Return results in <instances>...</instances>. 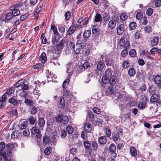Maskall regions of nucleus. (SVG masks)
Returning <instances> with one entry per match:
<instances>
[{
    "mask_svg": "<svg viewBox=\"0 0 161 161\" xmlns=\"http://www.w3.org/2000/svg\"><path fill=\"white\" fill-rule=\"evenodd\" d=\"M6 147L7 154L4 151L0 152V155L3 157L5 161L8 160V156L11 157L12 156L14 152L16 150L18 146L15 143H9L6 145Z\"/></svg>",
    "mask_w": 161,
    "mask_h": 161,
    "instance_id": "nucleus-1",
    "label": "nucleus"
},
{
    "mask_svg": "<svg viewBox=\"0 0 161 161\" xmlns=\"http://www.w3.org/2000/svg\"><path fill=\"white\" fill-rule=\"evenodd\" d=\"M56 121L64 125L67 124L69 122V118L67 116L61 114L58 115L55 117Z\"/></svg>",
    "mask_w": 161,
    "mask_h": 161,
    "instance_id": "nucleus-2",
    "label": "nucleus"
},
{
    "mask_svg": "<svg viewBox=\"0 0 161 161\" xmlns=\"http://www.w3.org/2000/svg\"><path fill=\"white\" fill-rule=\"evenodd\" d=\"M5 19H4V17H3V16L1 17V20L2 21L1 23L3 24V22L5 23L8 22L14 17L11 12L5 14Z\"/></svg>",
    "mask_w": 161,
    "mask_h": 161,
    "instance_id": "nucleus-3",
    "label": "nucleus"
},
{
    "mask_svg": "<svg viewBox=\"0 0 161 161\" xmlns=\"http://www.w3.org/2000/svg\"><path fill=\"white\" fill-rule=\"evenodd\" d=\"M147 101V97L146 96H144L142 97V101L139 102L138 105V108L140 109H144L145 107Z\"/></svg>",
    "mask_w": 161,
    "mask_h": 161,
    "instance_id": "nucleus-4",
    "label": "nucleus"
},
{
    "mask_svg": "<svg viewBox=\"0 0 161 161\" xmlns=\"http://www.w3.org/2000/svg\"><path fill=\"white\" fill-rule=\"evenodd\" d=\"M31 133L32 134H36V136L38 138L41 137V133L37 127L35 126L31 129Z\"/></svg>",
    "mask_w": 161,
    "mask_h": 161,
    "instance_id": "nucleus-5",
    "label": "nucleus"
},
{
    "mask_svg": "<svg viewBox=\"0 0 161 161\" xmlns=\"http://www.w3.org/2000/svg\"><path fill=\"white\" fill-rule=\"evenodd\" d=\"M119 44L120 46L123 47L126 49H128L130 45L129 42L127 41L125 42V39L122 37L120 40Z\"/></svg>",
    "mask_w": 161,
    "mask_h": 161,
    "instance_id": "nucleus-6",
    "label": "nucleus"
},
{
    "mask_svg": "<svg viewBox=\"0 0 161 161\" xmlns=\"http://www.w3.org/2000/svg\"><path fill=\"white\" fill-rule=\"evenodd\" d=\"M59 136L57 135H53L50 137V144L51 145L55 146L58 140Z\"/></svg>",
    "mask_w": 161,
    "mask_h": 161,
    "instance_id": "nucleus-7",
    "label": "nucleus"
},
{
    "mask_svg": "<svg viewBox=\"0 0 161 161\" xmlns=\"http://www.w3.org/2000/svg\"><path fill=\"white\" fill-rule=\"evenodd\" d=\"M28 125V122L25 120L23 119L20 121L19 126L21 129L23 130L26 128Z\"/></svg>",
    "mask_w": 161,
    "mask_h": 161,
    "instance_id": "nucleus-8",
    "label": "nucleus"
},
{
    "mask_svg": "<svg viewBox=\"0 0 161 161\" xmlns=\"http://www.w3.org/2000/svg\"><path fill=\"white\" fill-rule=\"evenodd\" d=\"M125 31V26L123 24L119 25L117 29V33L119 35H122Z\"/></svg>",
    "mask_w": 161,
    "mask_h": 161,
    "instance_id": "nucleus-9",
    "label": "nucleus"
},
{
    "mask_svg": "<svg viewBox=\"0 0 161 161\" xmlns=\"http://www.w3.org/2000/svg\"><path fill=\"white\" fill-rule=\"evenodd\" d=\"M64 43V41L63 40L61 41L59 44L56 46L55 45H54V47H55L56 50H57L58 53H59L58 51H59L62 48L63 45Z\"/></svg>",
    "mask_w": 161,
    "mask_h": 161,
    "instance_id": "nucleus-10",
    "label": "nucleus"
},
{
    "mask_svg": "<svg viewBox=\"0 0 161 161\" xmlns=\"http://www.w3.org/2000/svg\"><path fill=\"white\" fill-rule=\"evenodd\" d=\"M63 95L67 98H71L72 97L71 93H70L66 88H63L62 90Z\"/></svg>",
    "mask_w": 161,
    "mask_h": 161,
    "instance_id": "nucleus-11",
    "label": "nucleus"
},
{
    "mask_svg": "<svg viewBox=\"0 0 161 161\" xmlns=\"http://www.w3.org/2000/svg\"><path fill=\"white\" fill-rule=\"evenodd\" d=\"M98 142L100 144L104 145L107 142L106 137L105 136H100L98 139Z\"/></svg>",
    "mask_w": 161,
    "mask_h": 161,
    "instance_id": "nucleus-12",
    "label": "nucleus"
},
{
    "mask_svg": "<svg viewBox=\"0 0 161 161\" xmlns=\"http://www.w3.org/2000/svg\"><path fill=\"white\" fill-rule=\"evenodd\" d=\"M117 78L115 76H112L109 80V83L112 86H114L116 84L117 82Z\"/></svg>",
    "mask_w": 161,
    "mask_h": 161,
    "instance_id": "nucleus-13",
    "label": "nucleus"
},
{
    "mask_svg": "<svg viewBox=\"0 0 161 161\" xmlns=\"http://www.w3.org/2000/svg\"><path fill=\"white\" fill-rule=\"evenodd\" d=\"M116 20L114 19L110 20L108 23V26L111 29H113L116 26Z\"/></svg>",
    "mask_w": 161,
    "mask_h": 161,
    "instance_id": "nucleus-14",
    "label": "nucleus"
},
{
    "mask_svg": "<svg viewBox=\"0 0 161 161\" xmlns=\"http://www.w3.org/2000/svg\"><path fill=\"white\" fill-rule=\"evenodd\" d=\"M105 66L104 63L101 61H98V63L97 65V69L100 71L102 70Z\"/></svg>",
    "mask_w": 161,
    "mask_h": 161,
    "instance_id": "nucleus-15",
    "label": "nucleus"
},
{
    "mask_svg": "<svg viewBox=\"0 0 161 161\" xmlns=\"http://www.w3.org/2000/svg\"><path fill=\"white\" fill-rule=\"evenodd\" d=\"M159 37L158 36L153 37L151 41V44L153 46L157 45L158 42Z\"/></svg>",
    "mask_w": 161,
    "mask_h": 161,
    "instance_id": "nucleus-16",
    "label": "nucleus"
},
{
    "mask_svg": "<svg viewBox=\"0 0 161 161\" xmlns=\"http://www.w3.org/2000/svg\"><path fill=\"white\" fill-rule=\"evenodd\" d=\"M98 144L97 142L95 141H91V148H92V150L96 151L98 148Z\"/></svg>",
    "mask_w": 161,
    "mask_h": 161,
    "instance_id": "nucleus-17",
    "label": "nucleus"
},
{
    "mask_svg": "<svg viewBox=\"0 0 161 161\" xmlns=\"http://www.w3.org/2000/svg\"><path fill=\"white\" fill-rule=\"evenodd\" d=\"M83 145L86 149L90 150L91 149V142H89L88 140L83 141Z\"/></svg>",
    "mask_w": 161,
    "mask_h": 161,
    "instance_id": "nucleus-18",
    "label": "nucleus"
},
{
    "mask_svg": "<svg viewBox=\"0 0 161 161\" xmlns=\"http://www.w3.org/2000/svg\"><path fill=\"white\" fill-rule=\"evenodd\" d=\"M154 82L157 85H159L161 84V76L156 75L154 79Z\"/></svg>",
    "mask_w": 161,
    "mask_h": 161,
    "instance_id": "nucleus-19",
    "label": "nucleus"
},
{
    "mask_svg": "<svg viewBox=\"0 0 161 161\" xmlns=\"http://www.w3.org/2000/svg\"><path fill=\"white\" fill-rule=\"evenodd\" d=\"M102 20V18L100 14L98 13L96 14L95 16L94 21L96 22H100Z\"/></svg>",
    "mask_w": 161,
    "mask_h": 161,
    "instance_id": "nucleus-20",
    "label": "nucleus"
},
{
    "mask_svg": "<svg viewBox=\"0 0 161 161\" xmlns=\"http://www.w3.org/2000/svg\"><path fill=\"white\" fill-rule=\"evenodd\" d=\"M24 80L23 79L19 80L14 85V87L16 88H19L21 86H22V85L24 83Z\"/></svg>",
    "mask_w": 161,
    "mask_h": 161,
    "instance_id": "nucleus-21",
    "label": "nucleus"
},
{
    "mask_svg": "<svg viewBox=\"0 0 161 161\" xmlns=\"http://www.w3.org/2000/svg\"><path fill=\"white\" fill-rule=\"evenodd\" d=\"M84 128L86 132H89L92 130V126L90 124L87 123L84 125Z\"/></svg>",
    "mask_w": 161,
    "mask_h": 161,
    "instance_id": "nucleus-22",
    "label": "nucleus"
},
{
    "mask_svg": "<svg viewBox=\"0 0 161 161\" xmlns=\"http://www.w3.org/2000/svg\"><path fill=\"white\" fill-rule=\"evenodd\" d=\"M113 73V70L110 68H108L105 71V75L107 77L111 76Z\"/></svg>",
    "mask_w": 161,
    "mask_h": 161,
    "instance_id": "nucleus-23",
    "label": "nucleus"
},
{
    "mask_svg": "<svg viewBox=\"0 0 161 161\" xmlns=\"http://www.w3.org/2000/svg\"><path fill=\"white\" fill-rule=\"evenodd\" d=\"M76 29V27L74 26H70L69 30L67 31V33L68 35H72Z\"/></svg>",
    "mask_w": 161,
    "mask_h": 161,
    "instance_id": "nucleus-24",
    "label": "nucleus"
},
{
    "mask_svg": "<svg viewBox=\"0 0 161 161\" xmlns=\"http://www.w3.org/2000/svg\"><path fill=\"white\" fill-rule=\"evenodd\" d=\"M130 151L131 155L133 157L136 156L137 154L136 149L133 147H130Z\"/></svg>",
    "mask_w": 161,
    "mask_h": 161,
    "instance_id": "nucleus-25",
    "label": "nucleus"
},
{
    "mask_svg": "<svg viewBox=\"0 0 161 161\" xmlns=\"http://www.w3.org/2000/svg\"><path fill=\"white\" fill-rule=\"evenodd\" d=\"M8 102L14 106L17 105L18 104L17 99L13 97L10 98L8 100Z\"/></svg>",
    "mask_w": 161,
    "mask_h": 161,
    "instance_id": "nucleus-26",
    "label": "nucleus"
},
{
    "mask_svg": "<svg viewBox=\"0 0 161 161\" xmlns=\"http://www.w3.org/2000/svg\"><path fill=\"white\" fill-rule=\"evenodd\" d=\"M72 65L70 63H69L67 64V69L66 71V72L68 73H71L73 71V68H72Z\"/></svg>",
    "mask_w": 161,
    "mask_h": 161,
    "instance_id": "nucleus-27",
    "label": "nucleus"
},
{
    "mask_svg": "<svg viewBox=\"0 0 161 161\" xmlns=\"http://www.w3.org/2000/svg\"><path fill=\"white\" fill-rule=\"evenodd\" d=\"M38 124L40 127H43L45 124V121L44 119L41 117L38 119Z\"/></svg>",
    "mask_w": 161,
    "mask_h": 161,
    "instance_id": "nucleus-28",
    "label": "nucleus"
},
{
    "mask_svg": "<svg viewBox=\"0 0 161 161\" xmlns=\"http://www.w3.org/2000/svg\"><path fill=\"white\" fill-rule=\"evenodd\" d=\"M12 11L11 13L13 17L19 15L20 13V12L19 9H13V10H11Z\"/></svg>",
    "mask_w": 161,
    "mask_h": 161,
    "instance_id": "nucleus-29",
    "label": "nucleus"
},
{
    "mask_svg": "<svg viewBox=\"0 0 161 161\" xmlns=\"http://www.w3.org/2000/svg\"><path fill=\"white\" fill-rule=\"evenodd\" d=\"M29 122L31 125H34L36 122L37 119L36 117L30 116L28 118Z\"/></svg>",
    "mask_w": 161,
    "mask_h": 161,
    "instance_id": "nucleus-30",
    "label": "nucleus"
},
{
    "mask_svg": "<svg viewBox=\"0 0 161 161\" xmlns=\"http://www.w3.org/2000/svg\"><path fill=\"white\" fill-rule=\"evenodd\" d=\"M158 99V96L156 94H153L151 97L150 100L152 102H156Z\"/></svg>",
    "mask_w": 161,
    "mask_h": 161,
    "instance_id": "nucleus-31",
    "label": "nucleus"
},
{
    "mask_svg": "<svg viewBox=\"0 0 161 161\" xmlns=\"http://www.w3.org/2000/svg\"><path fill=\"white\" fill-rule=\"evenodd\" d=\"M128 73L130 76H133L135 74L136 71L133 68H130L129 69Z\"/></svg>",
    "mask_w": 161,
    "mask_h": 161,
    "instance_id": "nucleus-32",
    "label": "nucleus"
},
{
    "mask_svg": "<svg viewBox=\"0 0 161 161\" xmlns=\"http://www.w3.org/2000/svg\"><path fill=\"white\" fill-rule=\"evenodd\" d=\"M14 87H11L9 88L5 93L8 95H10L14 93Z\"/></svg>",
    "mask_w": 161,
    "mask_h": 161,
    "instance_id": "nucleus-33",
    "label": "nucleus"
},
{
    "mask_svg": "<svg viewBox=\"0 0 161 161\" xmlns=\"http://www.w3.org/2000/svg\"><path fill=\"white\" fill-rule=\"evenodd\" d=\"M91 31L90 30L85 31L83 34V37L85 38H88L91 35Z\"/></svg>",
    "mask_w": 161,
    "mask_h": 161,
    "instance_id": "nucleus-34",
    "label": "nucleus"
},
{
    "mask_svg": "<svg viewBox=\"0 0 161 161\" xmlns=\"http://www.w3.org/2000/svg\"><path fill=\"white\" fill-rule=\"evenodd\" d=\"M129 26L130 30H134L136 27V24L135 22L132 21L130 23Z\"/></svg>",
    "mask_w": 161,
    "mask_h": 161,
    "instance_id": "nucleus-35",
    "label": "nucleus"
},
{
    "mask_svg": "<svg viewBox=\"0 0 161 161\" xmlns=\"http://www.w3.org/2000/svg\"><path fill=\"white\" fill-rule=\"evenodd\" d=\"M47 77L48 80L49 81H52L54 76L53 74L51 73L50 72H49L48 71V72H47Z\"/></svg>",
    "mask_w": 161,
    "mask_h": 161,
    "instance_id": "nucleus-36",
    "label": "nucleus"
},
{
    "mask_svg": "<svg viewBox=\"0 0 161 161\" xmlns=\"http://www.w3.org/2000/svg\"><path fill=\"white\" fill-rule=\"evenodd\" d=\"M42 62V63H44L46 61L47 57H46V54L44 52L42 53L41 56Z\"/></svg>",
    "mask_w": 161,
    "mask_h": 161,
    "instance_id": "nucleus-37",
    "label": "nucleus"
},
{
    "mask_svg": "<svg viewBox=\"0 0 161 161\" xmlns=\"http://www.w3.org/2000/svg\"><path fill=\"white\" fill-rule=\"evenodd\" d=\"M129 55L131 57H135L136 55V50L134 49H131L129 52Z\"/></svg>",
    "mask_w": 161,
    "mask_h": 161,
    "instance_id": "nucleus-38",
    "label": "nucleus"
},
{
    "mask_svg": "<svg viewBox=\"0 0 161 161\" xmlns=\"http://www.w3.org/2000/svg\"><path fill=\"white\" fill-rule=\"evenodd\" d=\"M108 77L104 75L102 78V81L103 83L104 84H107L109 82V79L108 78Z\"/></svg>",
    "mask_w": 161,
    "mask_h": 161,
    "instance_id": "nucleus-39",
    "label": "nucleus"
},
{
    "mask_svg": "<svg viewBox=\"0 0 161 161\" xmlns=\"http://www.w3.org/2000/svg\"><path fill=\"white\" fill-rule=\"evenodd\" d=\"M109 150L110 152L113 153H114L116 150L115 145L114 144H111L109 147Z\"/></svg>",
    "mask_w": 161,
    "mask_h": 161,
    "instance_id": "nucleus-40",
    "label": "nucleus"
},
{
    "mask_svg": "<svg viewBox=\"0 0 161 161\" xmlns=\"http://www.w3.org/2000/svg\"><path fill=\"white\" fill-rule=\"evenodd\" d=\"M66 130L68 134H71L74 131V129L72 126L69 125L67 127Z\"/></svg>",
    "mask_w": 161,
    "mask_h": 161,
    "instance_id": "nucleus-41",
    "label": "nucleus"
},
{
    "mask_svg": "<svg viewBox=\"0 0 161 161\" xmlns=\"http://www.w3.org/2000/svg\"><path fill=\"white\" fill-rule=\"evenodd\" d=\"M19 135V132L18 130H14L12 133L11 137L12 138L14 139L17 137Z\"/></svg>",
    "mask_w": 161,
    "mask_h": 161,
    "instance_id": "nucleus-42",
    "label": "nucleus"
},
{
    "mask_svg": "<svg viewBox=\"0 0 161 161\" xmlns=\"http://www.w3.org/2000/svg\"><path fill=\"white\" fill-rule=\"evenodd\" d=\"M104 130L106 136L108 137H109L111 134V130L108 128H105L104 129Z\"/></svg>",
    "mask_w": 161,
    "mask_h": 161,
    "instance_id": "nucleus-43",
    "label": "nucleus"
},
{
    "mask_svg": "<svg viewBox=\"0 0 161 161\" xmlns=\"http://www.w3.org/2000/svg\"><path fill=\"white\" fill-rule=\"evenodd\" d=\"M27 92L26 91L23 90L20 93L19 96H20L21 97H23L25 98L27 96Z\"/></svg>",
    "mask_w": 161,
    "mask_h": 161,
    "instance_id": "nucleus-44",
    "label": "nucleus"
},
{
    "mask_svg": "<svg viewBox=\"0 0 161 161\" xmlns=\"http://www.w3.org/2000/svg\"><path fill=\"white\" fill-rule=\"evenodd\" d=\"M52 151V149L50 147H46L44 150V152L47 155H49Z\"/></svg>",
    "mask_w": 161,
    "mask_h": 161,
    "instance_id": "nucleus-45",
    "label": "nucleus"
},
{
    "mask_svg": "<svg viewBox=\"0 0 161 161\" xmlns=\"http://www.w3.org/2000/svg\"><path fill=\"white\" fill-rule=\"evenodd\" d=\"M122 66L124 69H127L130 66L129 62L127 60L125 61L122 64Z\"/></svg>",
    "mask_w": 161,
    "mask_h": 161,
    "instance_id": "nucleus-46",
    "label": "nucleus"
},
{
    "mask_svg": "<svg viewBox=\"0 0 161 161\" xmlns=\"http://www.w3.org/2000/svg\"><path fill=\"white\" fill-rule=\"evenodd\" d=\"M156 91V87L153 85L151 86L149 88V91L151 93H154Z\"/></svg>",
    "mask_w": 161,
    "mask_h": 161,
    "instance_id": "nucleus-47",
    "label": "nucleus"
},
{
    "mask_svg": "<svg viewBox=\"0 0 161 161\" xmlns=\"http://www.w3.org/2000/svg\"><path fill=\"white\" fill-rule=\"evenodd\" d=\"M69 82V80L68 78V77L65 80L63 84V88H66L67 86L68 85Z\"/></svg>",
    "mask_w": 161,
    "mask_h": 161,
    "instance_id": "nucleus-48",
    "label": "nucleus"
},
{
    "mask_svg": "<svg viewBox=\"0 0 161 161\" xmlns=\"http://www.w3.org/2000/svg\"><path fill=\"white\" fill-rule=\"evenodd\" d=\"M43 142L46 144H48L50 142V138L48 136L45 137L43 139Z\"/></svg>",
    "mask_w": 161,
    "mask_h": 161,
    "instance_id": "nucleus-49",
    "label": "nucleus"
},
{
    "mask_svg": "<svg viewBox=\"0 0 161 161\" xmlns=\"http://www.w3.org/2000/svg\"><path fill=\"white\" fill-rule=\"evenodd\" d=\"M120 19L123 21H125L128 18V16L125 13H123L120 15Z\"/></svg>",
    "mask_w": 161,
    "mask_h": 161,
    "instance_id": "nucleus-50",
    "label": "nucleus"
},
{
    "mask_svg": "<svg viewBox=\"0 0 161 161\" xmlns=\"http://www.w3.org/2000/svg\"><path fill=\"white\" fill-rule=\"evenodd\" d=\"M92 110L93 112L97 114H99L100 113V109L97 107H95L93 108Z\"/></svg>",
    "mask_w": 161,
    "mask_h": 161,
    "instance_id": "nucleus-51",
    "label": "nucleus"
},
{
    "mask_svg": "<svg viewBox=\"0 0 161 161\" xmlns=\"http://www.w3.org/2000/svg\"><path fill=\"white\" fill-rule=\"evenodd\" d=\"M84 69H88L89 68H90V64L87 62H85L82 65Z\"/></svg>",
    "mask_w": 161,
    "mask_h": 161,
    "instance_id": "nucleus-52",
    "label": "nucleus"
},
{
    "mask_svg": "<svg viewBox=\"0 0 161 161\" xmlns=\"http://www.w3.org/2000/svg\"><path fill=\"white\" fill-rule=\"evenodd\" d=\"M33 101L31 100L25 99L24 101V103L27 105L30 106L32 105Z\"/></svg>",
    "mask_w": 161,
    "mask_h": 161,
    "instance_id": "nucleus-53",
    "label": "nucleus"
},
{
    "mask_svg": "<svg viewBox=\"0 0 161 161\" xmlns=\"http://www.w3.org/2000/svg\"><path fill=\"white\" fill-rule=\"evenodd\" d=\"M127 49L125 48L121 52V55L122 57H125L128 55V52Z\"/></svg>",
    "mask_w": 161,
    "mask_h": 161,
    "instance_id": "nucleus-54",
    "label": "nucleus"
},
{
    "mask_svg": "<svg viewBox=\"0 0 161 161\" xmlns=\"http://www.w3.org/2000/svg\"><path fill=\"white\" fill-rule=\"evenodd\" d=\"M51 29L53 31V33L56 35L58 34V32L57 31V28L53 25H51Z\"/></svg>",
    "mask_w": 161,
    "mask_h": 161,
    "instance_id": "nucleus-55",
    "label": "nucleus"
},
{
    "mask_svg": "<svg viewBox=\"0 0 161 161\" xmlns=\"http://www.w3.org/2000/svg\"><path fill=\"white\" fill-rule=\"evenodd\" d=\"M76 46L78 47H76L75 50H74L75 53L76 54H78L80 52L81 49V46L80 44H77Z\"/></svg>",
    "mask_w": 161,
    "mask_h": 161,
    "instance_id": "nucleus-56",
    "label": "nucleus"
},
{
    "mask_svg": "<svg viewBox=\"0 0 161 161\" xmlns=\"http://www.w3.org/2000/svg\"><path fill=\"white\" fill-rule=\"evenodd\" d=\"M119 135L117 133L114 134L113 135V139L115 141H117L120 140V138Z\"/></svg>",
    "mask_w": 161,
    "mask_h": 161,
    "instance_id": "nucleus-57",
    "label": "nucleus"
},
{
    "mask_svg": "<svg viewBox=\"0 0 161 161\" xmlns=\"http://www.w3.org/2000/svg\"><path fill=\"white\" fill-rule=\"evenodd\" d=\"M67 135V133L66 131L65 130H61L60 132V136L62 138H64Z\"/></svg>",
    "mask_w": 161,
    "mask_h": 161,
    "instance_id": "nucleus-58",
    "label": "nucleus"
},
{
    "mask_svg": "<svg viewBox=\"0 0 161 161\" xmlns=\"http://www.w3.org/2000/svg\"><path fill=\"white\" fill-rule=\"evenodd\" d=\"M60 103L62 106L64 107L65 106V101L64 100V97H61L60 98Z\"/></svg>",
    "mask_w": 161,
    "mask_h": 161,
    "instance_id": "nucleus-59",
    "label": "nucleus"
},
{
    "mask_svg": "<svg viewBox=\"0 0 161 161\" xmlns=\"http://www.w3.org/2000/svg\"><path fill=\"white\" fill-rule=\"evenodd\" d=\"M153 13V10L151 8H148L147 10L146 14L148 16H151Z\"/></svg>",
    "mask_w": 161,
    "mask_h": 161,
    "instance_id": "nucleus-60",
    "label": "nucleus"
},
{
    "mask_svg": "<svg viewBox=\"0 0 161 161\" xmlns=\"http://www.w3.org/2000/svg\"><path fill=\"white\" fill-rule=\"evenodd\" d=\"M106 65L107 66L112 65L114 63V61L111 59H107L106 60Z\"/></svg>",
    "mask_w": 161,
    "mask_h": 161,
    "instance_id": "nucleus-61",
    "label": "nucleus"
},
{
    "mask_svg": "<svg viewBox=\"0 0 161 161\" xmlns=\"http://www.w3.org/2000/svg\"><path fill=\"white\" fill-rule=\"evenodd\" d=\"M6 145L4 142H1L0 143V151H3L5 149Z\"/></svg>",
    "mask_w": 161,
    "mask_h": 161,
    "instance_id": "nucleus-62",
    "label": "nucleus"
},
{
    "mask_svg": "<svg viewBox=\"0 0 161 161\" xmlns=\"http://www.w3.org/2000/svg\"><path fill=\"white\" fill-rule=\"evenodd\" d=\"M29 86L27 84H26L24 83L22 86V88L20 89L19 90L25 91L26 90H27L29 89Z\"/></svg>",
    "mask_w": 161,
    "mask_h": 161,
    "instance_id": "nucleus-63",
    "label": "nucleus"
},
{
    "mask_svg": "<svg viewBox=\"0 0 161 161\" xmlns=\"http://www.w3.org/2000/svg\"><path fill=\"white\" fill-rule=\"evenodd\" d=\"M31 114H36L37 112V110L36 107L35 106L33 107L31 110Z\"/></svg>",
    "mask_w": 161,
    "mask_h": 161,
    "instance_id": "nucleus-64",
    "label": "nucleus"
}]
</instances>
